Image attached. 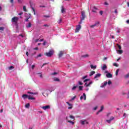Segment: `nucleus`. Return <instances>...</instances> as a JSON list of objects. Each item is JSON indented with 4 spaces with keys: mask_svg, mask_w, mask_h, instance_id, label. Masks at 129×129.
<instances>
[{
    "mask_svg": "<svg viewBox=\"0 0 129 129\" xmlns=\"http://www.w3.org/2000/svg\"><path fill=\"white\" fill-rule=\"evenodd\" d=\"M47 64H49V62L43 63V64L41 67V68H42V67H44V66H45V65H47Z\"/></svg>",
    "mask_w": 129,
    "mask_h": 129,
    "instance_id": "46",
    "label": "nucleus"
},
{
    "mask_svg": "<svg viewBox=\"0 0 129 129\" xmlns=\"http://www.w3.org/2000/svg\"><path fill=\"white\" fill-rule=\"evenodd\" d=\"M106 76L107 78H112V75L109 73H107Z\"/></svg>",
    "mask_w": 129,
    "mask_h": 129,
    "instance_id": "10",
    "label": "nucleus"
},
{
    "mask_svg": "<svg viewBox=\"0 0 129 129\" xmlns=\"http://www.w3.org/2000/svg\"><path fill=\"white\" fill-rule=\"evenodd\" d=\"M37 74L39 75V77H40V78H43V75H42V73H37Z\"/></svg>",
    "mask_w": 129,
    "mask_h": 129,
    "instance_id": "32",
    "label": "nucleus"
},
{
    "mask_svg": "<svg viewBox=\"0 0 129 129\" xmlns=\"http://www.w3.org/2000/svg\"><path fill=\"white\" fill-rule=\"evenodd\" d=\"M61 8V14H64V13L66 12L65 11V9H64V6H62Z\"/></svg>",
    "mask_w": 129,
    "mask_h": 129,
    "instance_id": "13",
    "label": "nucleus"
},
{
    "mask_svg": "<svg viewBox=\"0 0 129 129\" xmlns=\"http://www.w3.org/2000/svg\"><path fill=\"white\" fill-rule=\"evenodd\" d=\"M80 29H81V25H79L77 26L75 30L76 33H78V32H79L80 30Z\"/></svg>",
    "mask_w": 129,
    "mask_h": 129,
    "instance_id": "7",
    "label": "nucleus"
},
{
    "mask_svg": "<svg viewBox=\"0 0 129 129\" xmlns=\"http://www.w3.org/2000/svg\"><path fill=\"white\" fill-rule=\"evenodd\" d=\"M25 107H26V108H29L30 107V104L29 103H27L25 105Z\"/></svg>",
    "mask_w": 129,
    "mask_h": 129,
    "instance_id": "28",
    "label": "nucleus"
},
{
    "mask_svg": "<svg viewBox=\"0 0 129 129\" xmlns=\"http://www.w3.org/2000/svg\"><path fill=\"white\" fill-rule=\"evenodd\" d=\"M79 85H82L83 84V83L80 81H79Z\"/></svg>",
    "mask_w": 129,
    "mask_h": 129,
    "instance_id": "51",
    "label": "nucleus"
},
{
    "mask_svg": "<svg viewBox=\"0 0 129 129\" xmlns=\"http://www.w3.org/2000/svg\"><path fill=\"white\" fill-rule=\"evenodd\" d=\"M53 54H54V50H50L48 52L45 53L44 55L47 56V57H52V56H53Z\"/></svg>",
    "mask_w": 129,
    "mask_h": 129,
    "instance_id": "2",
    "label": "nucleus"
},
{
    "mask_svg": "<svg viewBox=\"0 0 129 129\" xmlns=\"http://www.w3.org/2000/svg\"><path fill=\"white\" fill-rule=\"evenodd\" d=\"M77 86H74L73 88H72V90H75V89H76V88H77Z\"/></svg>",
    "mask_w": 129,
    "mask_h": 129,
    "instance_id": "41",
    "label": "nucleus"
},
{
    "mask_svg": "<svg viewBox=\"0 0 129 129\" xmlns=\"http://www.w3.org/2000/svg\"><path fill=\"white\" fill-rule=\"evenodd\" d=\"M89 80H90V79H85V80H84V82H87V81H89Z\"/></svg>",
    "mask_w": 129,
    "mask_h": 129,
    "instance_id": "44",
    "label": "nucleus"
},
{
    "mask_svg": "<svg viewBox=\"0 0 129 129\" xmlns=\"http://www.w3.org/2000/svg\"><path fill=\"white\" fill-rule=\"evenodd\" d=\"M67 104H68V105H69L70 106H71V105H72V104H70L69 102H67Z\"/></svg>",
    "mask_w": 129,
    "mask_h": 129,
    "instance_id": "50",
    "label": "nucleus"
},
{
    "mask_svg": "<svg viewBox=\"0 0 129 129\" xmlns=\"http://www.w3.org/2000/svg\"><path fill=\"white\" fill-rule=\"evenodd\" d=\"M118 46V48L119 49V50H121V46H120V45L117 44Z\"/></svg>",
    "mask_w": 129,
    "mask_h": 129,
    "instance_id": "47",
    "label": "nucleus"
},
{
    "mask_svg": "<svg viewBox=\"0 0 129 129\" xmlns=\"http://www.w3.org/2000/svg\"><path fill=\"white\" fill-rule=\"evenodd\" d=\"M30 7L34 13V15H36V10H35V8L33 7V5L32 4L30 5Z\"/></svg>",
    "mask_w": 129,
    "mask_h": 129,
    "instance_id": "15",
    "label": "nucleus"
},
{
    "mask_svg": "<svg viewBox=\"0 0 129 129\" xmlns=\"http://www.w3.org/2000/svg\"><path fill=\"white\" fill-rule=\"evenodd\" d=\"M26 54L27 56H29V52L27 51L26 52Z\"/></svg>",
    "mask_w": 129,
    "mask_h": 129,
    "instance_id": "61",
    "label": "nucleus"
},
{
    "mask_svg": "<svg viewBox=\"0 0 129 129\" xmlns=\"http://www.w3.org/2000/svg\"><path fill=\"white\" fill-rule=\"evenodd\" d=\"M127 24H129V20H127L126 21Z\"/></svg>",
    "mask_w": 129,
    "mask_h": 129,
    "instance_id": "64",
    "label": "nucleus"
},
{
    "mask_svg": "<svg viewBox=\"0 0 129 129\" xmlns=\"http://www.w3.org/2000/svg\"><path fill=\"white\" fill-rule=\"evenodd\" d=\"M68 122H70L71 123H72V124H74V122H73L71 120H68Z\"/></svg>",
    "mask_w": 129,
    "mask_h": 129,
    "instance_id": "45",
    "label": "nucleus"
},
{
    "mask_svg": "<svg viewBox=\"0 0 129 129\" xmlns=\"http://www.w3.org/2000/svg\"><path fill=\"white\" fill-rule=\"evenodd\" d=\"M83 96L84 97V100H86V95L85 94V93H83Z\"/></svg>",
    "mask_w": 129,
    "mask_h": 129,
    "instance_id": "29",
    "label": "nucleus"
},
{
    "mask_svg": "<svg viewBox=\"0 0 129 129\" xmlns=\"http://www.w3.org/2000/svg\"><path fill=\"white\" fill-rule=\"evenodd\" d=\"M29 95H27V94H23L22 95V97L23 98H24V99H26V98H28L29 97Z\"/></svg>",
    "mask_w": 129,
    "mask_h": 129,
    "instance_id": "14",
    "label": "nucleus"
},
{
    "mask_svg": "<svg viewBox=\"0 0 129 129\" xmlns=\"http://www.w3.org/2000/svg\"><path fill=\"white\" fill-rule=\"evenodd\" d=\"M90 67H91V68L92 69H96V66H93V65H92V64H91V66H90Z\"/></svg>",
    "mask_w": 129,
    "mask_h": 129,
    "instance_id": "22",
    "label": "nucleus"
},
{
    "mask_svg": "<svg viewBox=\"0 0 129 129\" xmlns=\"http://www.w3.org/2000/svg\"><path fill=\"white\" fill-rule=\"evenodd\" d=\"M125 78H128L129 77V73H128L127 75H126L125 76H124Z\"/></svg>",
    "mask_w": 129,
    "mask_h": 129,
    "instance_id": "42",
    "label": "nucleus"
},
{
    "mask_svg": "<svg viewBox=\"0 0 129 129\" xmlns=\"http://www.w3.org/2000/svg\"><path fill=\"white\" fill-rule=\"evenodd\" d=\"M37 42H39V39L35 40V42L37 43Z\"/></svg>",
    "mask_w": 129,
    "mask_h": 129,
    "instance_id": "63",
    "label": "nucleus"
},
{
    "mask_svg": "<svg viewBox=\"0 0 129 129\" xmlns=\"http://www.w3.org/2000/svg\"><path fill=\"white\" fill-rule=\"evenodd\" d=\"M27 93L28 94H33L34 95H36L37 94V93H33V92H30V91L27 92Z\"/></svg>",
    "mask_w": 129,
    "mask_h": 129,
    "instance_id": "19",
    "label": "nucleus"
},
{
    "mask_svg": "<svg viewBox=\"0 0 129 129\" xmlns=\"http://www.w3.org/2000/svg\"><path fill=\"white\" fill-rule=\"evenodd\" d=\"M80 122L81 123V124H82V125H84V124H88L89 123V122L86 120H80Z\"/></svg>",
    "mask_w": 129,
    "mask_h": 129,
    "instance_id": "4",
    "label": "nucleus"
},
{
    "mask_svg": "<svg viewBox=\"0 0 129 129\" xmlns=\"http://www.w3.org/2000/svg\"><path fill=\"white\" fill-rule=\"evenodd\" d=\"M93 82H90V83H89V84H87V85L86 86V87H88L89 86H90L91 84H92Z\"/></svg>",
    "mask_w": 129,
    "mask_h": 129,
    "instance_id": "33",
    "label": "nucleus"
},
{
    "mask_svg": "<svg viewBox=\"0 0 129 129\" xmlns=\"http://www.w3.org/2000/svg\"><path fill=\"white\" fill-rule=\"evenodd\" d=\"M49 108H50V106L49 105H46V106L42 107V109H44V110H46V109H48Z\"/></svg>",
    "mask_w": 129,
    "mask_h": 129,
    "instance_id": "11",
    "label": "nucleus"
},
{
    "mask_svg": "<svg viewBox=\"0 0 129 129\" xmlns=\"http://www.w3.org/2000/svg\"><path fill=\"white\" fill-rule=\"evenodd\" d=\"M101 74H97L95 75V76L94 77V79H96V78H98V77H100L101 76Z\"/></svg>",
    "mask_w": 129,
    "mask_h": 129,
    "instance_id": "16",
    "label": "nucleus"
},
{
    "mask_svg": "<svg viewBox=\"0 0 129 129\" xmlns=\"http://www.w3.org/2000/svg\"><path fill=\"white\" fill-rule=\"evenodd\" d=\"M94 74H95V72L93 71L92 72H91L89 76H92V75H93Z\"/></svg>",
    "mask_w": 129,
    "mask_h": 129,
    "instance_id": "23",
    "label": "nucleus"
},
{
    "mask_svg": "<svg viewBox=\"0 0 129 129\" xmlns=\"http://www.w3.org/2000/svg\"><path fill=\"white\" fill-rule=\"evenodd\" d=\"M70 117L71 118H72V119H74V118H75L74 116L71 115H70Z\"/></svg>",
    "mask_w": 129,
    "mask_h": 129,
    "instance_id": "43",
    "label": "nucleus"
},
{
    "mask_svg": "<svg viewBox=\"0 0 129 129\" xmlns=\"http://www.w3.org/2000/svg\"><path fill=\"white\" fill-rule=\"evenodd\" d=\"M19 21V18L17 17L16 16L14 17L11 20V22L12 23H14V24H15V25H18V22Z\"/></svg>",
    "mask_w": 129,
    "mask_h": 129,
    "instance_id": "3",
    "label": "nucleus"
},
{
    "mask_svg": "<svg viewBox=\"0 0 129 129\" xmlns=\"http://www.w3.org/2000/svg\"><path fill=\"white\" fill-rule=\"evenodd\" d=\"M11 4H14V0H9Z\"/></svg>",
    "mask_w": 129,
    "mask_h": 129,
    "instance_id": "53",
    "label": "nucleus"
},
{
    "mask_svg": "<svg viewBox=\"0 0 129 129\" xmlns=\"http://www.w3.org/2000/svg\"><path fill=\"white\" fill-rule=\"evenodd\" d=\"M42 94L44 96H48V95L49 94V91L48 90H45L44 92L42 93Z\"/></svg>",
    "mask_w": 129,
    "mask_h": 129,
    "instance_id": "8",
    "label": "nucleus"
},
{
    "mask_svg": "<svg viewBox=\"0 0 129 129\" xmlns=\"http://www.w3.org/2000/svg\"><path fill=\"white\" fill-rule=\"evenodd\" d=\"M37 57H42V54H39L37 55Z\"/></svg>",
    "mask_w": 129,
    "mask_h": 129,
    "instance_id": "58",
    "label": "nucleus"
},
{
    "mask_svg": "<svg viewBox=\"0 0 129 129\" xmlns=\"http://www.w3.org/2000/svg\"><path fill=\"white\" fill-rule=\"evenodd\" d=\"M54 81L57 82H60V79L58 78H55L54 79Z\"/></svg>",
    "mask_w": 129,
    "mask_h": 129,
    "instance_id": "20",
    "label": "nucleus"
},
{
    "mask_svg": "<svg viewBox=\"0 0 129 129\" xmlns=\"http://www.w3.org/2000/svg\"><path fill=\"white\" fill-rule=\"evenodd\" d=\"M108 85H110V84H111V81L110 80H109L108 81Z\"/></svg>",
    "mask_w": 129,
    "mask_h": 129,
    "instance_id": "49",
    "label": "nucleus"
},
{
    "mask_svg": "<svg viewBox=\"0 0 129 129\" xmlns=\"http://www.w3.org/2000/svg\"><path fill=\"white\" fill-rule=\"evenodd\" d=\"M76 98V96H74L71 100H70V101H72V100H74Z\"/></svg>",
    "mask_w": 129,
    "mask_h": 129,
    "instance_id": "34",
    "label": "nucleus"
},
{
    "mask_svg": "<svg viewBox=\"0 0 129 129\" xmlns=\"http://www.w3.org/2000/svg\"><path fill=\"white\" fill-rule=\"evenodd\" d=\"M62 22V19L60 18L58 21H57V23H58V24H60V23H61Z\"/></svg>",
    "mask_w": 129,
    "mask_h": 129,
    "instance_id": "40",
    "label": "nucleus"
},
{
    "mask_svg": "<svg viewBox=\"0 0 129 129\" xmlns=\"http://www.w3.org/2000/svg\"><path fill=\"white\" fill-rule=\"evenodd\" d=\"M32 27V23L31 22H29L28 23V25L26 26V28H31Z\"/></svg>",
    "mask_w": 129,
    "mask_h": 129,
    "instance_id": "21",
    "label": "nucleus"
},
{
    "mask_svg": "<svg viewBox=\"0 0 129 129\" xmlns=\"http://www.w3.org/2000/svg\"><path fill=\"white\" fill-rule=\"evenodd\" d=\"M44 27H49V25H48L47 24H44Z\"/></svg>",
    "mask_w": 129,
    "mask_h": 129,
    "instance_id": "59",
    "label": "nucleus"
},
{
    "mask_svg": "<svg viewBox=\"0 0 129 129\" xmlns=\"http://www.w3.org/2000/svg\"><path fill=\"white\" fill-rule=\"evenodd\" d=\"M35 65L33 64V65L32 66L31 68H32V70H34V69L35 68Z\"/></svg>",
    "mask_w": 129,
    "mask_h": 129,
    "instance_id": "52",
    "label": "nucleus"
},
{
    "mask_svg": "<svg viewBox=\"0 0 129 129\" xmlns=\"http://www.w3.org/2000/svg\"><path fill=\"white\" fill-rule=\"evenodd\" d=\"M107 82H105L104 83V84L103 85V87H104V86H106V85H107Z\"/></svg>",
    "mask_w": 129,
    "mask_h": 129,
    "instance_id": "35",
    "label": "nucleus"
},
{
    "mask_svg": "<svg viewBox=\"0 0 129 129\" xmlns=\"http://www.w3.org/2000/svg\"><path fill=\"white\" fill-rule=\"evenodd\" d=\"M44 18H50V16L44 15Z\"/></svg>",
    "mask_w": 129,
    "mask_h": 129,
    "instance_id": "54",
    "label": "nucleus"
},
{
    "mask_svg": "<svg viewBox=\"0 0 129 129\" xmlns=\"http://www.w3.org/2000/svg\"><path fill=\"white\" fill-rule=\"evenodd\" d=\"M106 68H107V67H106V64H103V67H102V70L104 71L106 69Z\"/></svg>",
    "mask_w": 129,
    "mask_h": 129,
    "instance_id": "18",
    "label": "nucleus"
},
{
    "mask_svg": "<svg viewBox=\"0 0 129 129\" xmlns=\"http://www.w3.org/2000/svg\"><path fill=\"white\" fill-rule=\"evenodd\" d=\"M82 58H88L89 57V55L88 54H85L81 56Z\"/></svg>",
    "mask_w": 129,
    "mask_h": 129,
    "instance_id": "17",
    "label": "nucleus"
},
{
    "mask_svg": "<svg viewBox=\"0 0 129 129\" xmlns=\"http://www.w3.org/2000/svg\"><path fill=\"white\" fill-rule=\"evenodd\" d=\"M118 54H122L123 51L122 50H117Z\"/></svg>",
    "mask_w": 129,
    "mask_h": 129,
    "instance_id": "26",
    "label": "nucleus"
},
{
    "mask_svg": "<svg viewBox=\"0 0 129 129\" xmlns=\"http://www.w3.org/2000/svg\"><path fill=\"white\" fill-rule=\"evenodd\" d=\"M23 11L24 12H27V8L26 6H23Z\"/></svg>",
    "mask_w": 129,
    "mask_h": 129,
    "instance_id": "36",
    "label": "nucleus"
},
{
    "mask_svg": "<svg viewBox=\"0 0 129 129\" xmlns=\"http://www.w3.org/2000/svg\"><path fill=\"white\" fill-rule=\"evenodd\" d=\"M79 89L80 91L83 90V86H80L79 87Z\"/></svg>",
    "mask_w": 129,
    "mask_h": 129,
    "instance_id": "27",
    "label": "nucleus"
},
{
    "mask_svg": "<svg viewBox=\"0 0 129 129\" xmlns=\"http://www.w3.org/2000/svg\"><path fill=\"white\" fill-rule=\"evenodd\" d=\"M102 110H103V106L101 107V109L98 111V112L97 113V114H98L99 112H101Z\"/></svg>",
    "mask_w": 129,
    "mask_h": 129,
    "instance_id": "24",
    "label": "nucleus"
},
{
    "mask_svg": "<svg viewBox=\"0 0 129 129\" xmlns=\"http://www.w3.org/2000/svg\"><path fill=\"white\" fill-rule=\"evenodd\" d=\"M18 3L22 4V0H18Z\"/></svg>",
    "mask_w": 129,
    "mask_h": 129,
    "instance_id": "60",
    "label": "nucleus"
},
{
    "mask_svg": "<svg viewBox=\"0 0 129 129\" xmlns=\"http://www.w3.org/2000/svg\"><path fill=\"white\" fill-rule=\"evenodd\" d=\"M28 99L31 100H35V98L34 97H31L30 96L28 97Z\"/></svg>",
    "mask_w": 129,
    "mask_h": 129,
    "instance_id": "25",
    "label": "nucleus"
},
{
    "mask_svg": "<svg viewBox=\"0 0 129 129\" xmlns=\"http://www.w3.org/2000/svg\"><path fill=\"white\" fill-rule=\"evenodd\" d=\"M91 9L92 12L93 13H97L96 11H97V10H98L97 9V8H96L95 6H92L91 7Z\"/></svg>",
    "mask_w": 129,
    "mask_h": 129,
    "instance_id": "5",
    "label": "nucleus"
},
{
    "mask_svg": "<svg viewBox=\"0 0 129 129\" xmlns=\"http://www.w3.org/2000/svg\"><path fill=\"white\" fill-rule=\"evenodd\" d=\"M14 66H10V67L9 68V70H12V69H14Z\"/></svg>",
    "mask_w": 129,
    "mask_h": 129,
    "instance_id": "37",
    "label": "nucleus"
},
{
    "mask_svg": "<svg viewBox=\"0 0 129 129\" xmlns=\"http://www.w3.org/2000/svg\"><path fill=\"white\" fill-rule=\"evenodd\" d=\"M22 15H23V12H21L20 13H19V16H22Z\"/></svg>",
    "mask_w": 129,
    "mask_h": 129,
    "instance_id": "62",
    "label": "nucleus"
},
{
    "mask_svg": "<svg viewBox=\"0 0 129 129\" xmlns=\"http://www.w3.org/2000/svg\"><path fill=\"white\" fill-rule=\"evenodd\" d=\"M86 78H87V76L83 77L82 78V80H84V79H85Z\"/></svg>",
    "mask_w": 129,
    "mask_h": 129,
    "instance_id": "48",
    "label": "nucleus"
},
{
    "mask_svg": "<svg viewBox=\"0 0 129 129\" xmlns=\"http://www.w3.org/2000/svg\"><path fill=\"white\" fill-rule=\"evenodd\" d=\"M104 5L105 6H108V3H107V2H105L104 3Z\"/></svg>",
    "mask_w": 129,
    "mask_h": 129,
    "instance_id": "55",
    "label": "nucleus"
},
{
    "mask_svg": "<svg viewBox=\"0 0 129 129\" xmlns=\"http://www.w3.org/2000/svg\"><path fill=\"white\" fill-rule=\"evenodd\" d=\"M98 24H99V22H96L95 24L91 25L90 26V27L93 28H94V27H96V26H97V25H98Z\"/></svg>",
    "mask_w": 129,
    "mask_h": 129,
    "instance_id": "12",
    "label": "nucleus"
},
{
    "mask_svg": "<svg viewBox=\"0 0 129 129\" xmlns=\"http://www.w3.org/2000/svg\"><path fill=\"white\" fill-rule=\"evenodd\" d=\"M119 69L116 70V72H115V75H116V76H117V75H118V72H119Z\"/></svg>",
    "mask_w": 129,
    "mask_h": 129,
    "instance_id": "30",
    "label": "nucleus"
},
{
    "mask_svg": "<svg viewBox=\"0 0 129 129\" xmlns=\"http://www.w3.org/2000/svg\"><path fill=\"white\" fill-rule=\"evenodd\" d=\"M64 53H65L64 50L60 51L58 54V58H61L64 55Z\"/></svg>",
    "mask_w": 129,
    "mask_h": 129,
    "instance_id": "6",
    "label": "nucleus"
},
{
    "mask_svg": "<svg viewBox=\"0 0 129 129\" xmlns=\"http://www.w3.org/2000/svg\"><path fill=\"white\" fill-rule=\"evenodd\" d=\"M99 14H100V15H102L103 14V12L101 11L99 12Z\"/></svg>",
    "mask_w": 129,
    "mask_h": 129,
    "instance_id": "56",
    "label": "nucleus"
},
{
    "mask_svg": "<svg viewBox=\"0 0 129 129\" xmlns=\"http://www.w3.org/2000/svg\"><path fill=\"white\" fill-rule=\"evenodd\" d=\"M113 66H115V67H118V64L116 63H113Z\"/></svg>",
    "mask_w": 129,
    "mask_h": 129,
    "instance_id": "39",
    "label": "nucleus"
},
{
    "mask_svg": "<svg viewBox=\"0 0 129 129\" xmlns=\"http://www.w3.org/2000/svg\"><path fill=\"white\" fill-rule=\"evenodd\" d=\"M83 99V96H81V97H80V100H82Z\"/></svg>",
    "mask_w": 129,
    "mask_h": 129,
    "instance_id": "57",
    "label": "nucleus"
},
{
    "mask_svg": "<svg viewBox=\"0 0 129 129\" xmlns=\"http://www.w3.org/2000/svg\"><path fill=\"white\" fill-rule=\"evenodd\" d=\"M57 74H58V73L54 72V73H52L50 74V75L54 76V75H57Z\"/></svg>",
    "mask_w": 129,
    "mask_h": 129,
    "instance_id": "31",
    "label": "nucleus"
},
{
    "mask_svg": "<svg viewBox=\"0 0 129 129\" xmlns=\"http://www.w3.org/2000/svg\"><path fill=\"white\" fill-rule=\"evenodd\" d=\"M5 30V27H0V30L4 31V30Z\"/></svg>",
    "mask_w": 129,
    "mask_h": 129,
    "instance_id": "38",
    "label": "nucleus"
},
{
    "mask_svg": "<svg viewBox=\"0 0 129 129\" xmlns=\"http://www.w3.org/2000/svg\"><path fill=\"white\" fill-rule=\"evenodd\" d=\"M85 18H86L85 12L83 11L81 12V21L79 22L80 24H82V21H84L85 20Z\"/></svg>",
    "mask_w": 129,
    "mask_h": 129,
    "instance_id": "1",
    "label": "nucleus"
},
{
    "mask_svg": "<svg viewBox=\"0 0 129 129\" xmlns=\"http://www.w3.org/2000/svg\"><path fill=\"white\" fill-rule=\"evenodd\" d=\"M114 119V117L113 116H111L109 120H106V121L108 122V123H110L111 122V121L113 120Z\"/></svg>",
    "mask_w": 129,
    "mask_h": 129,
    "instance_id": "9",
    "label": "nucleus"
}]
</instances>
